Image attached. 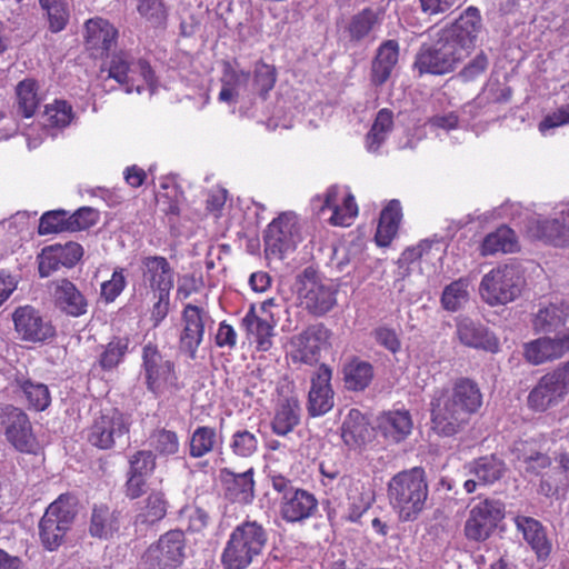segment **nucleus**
I'll return each mask as SVG.
<instances>
[{
  "label": "nucleus",
  "mask_w": 569,
  "mask_h": 569,
  "mask_svg": "<svg viewBox=\"0 0 569 569\" xmlns=\"http://www.w3.org/2000/svg\"><path fill=\"white\" fill-rule=\"evenodd\" d=\"M482 406L478 385L468 379L456 380L450 389L438 390L430 401L431 427L443 437L460 432Z\"/></svg>",
  "instance_id": "1"
},
{
  "label": "nucleus",
  "mask_w": 569,
  "mask_h": 569,
  "mask_svg": "<svg viewBox=\"0 0 569 569\" xmlns=\"http://www.w3.org/2000/svg\"><path fill=\"white\" fill-rule=\"evenodd\" d=\"M388 499L402 521L418 518L426 506L428 483L426 472L420 467L403 470L388 482Z\"/></svg>",
  "instance_id": "2"
},
{
  "label": "nucleus",
  "mask_w": 569,
  "mask_h": 569,
  "mask_svg": "<svg viewBox=\"0 0 569 569\" xmlns=\"http://www.w3.org/2000/svg\"><path fill=\"white\" fill-rule=\"evenodd\" d=\"M268 542L266 528L257 520H246L229 536L221 563L224 569H246L258 559Z\"/></svg>",
  "instance_id": "3"
},
{
  "label": "nucleus",
  "mask_w": 569,
  "mask_h": 569,
  "mask_svg": "<svg viewBox=\"0 0 569 569\" xmlns=\"http://www.w3.org/2000/svg\"><path fill=\"white\" fill-rule=\"evenodd\" d=\"M480 28L479 10L469 7L451 26L438 33V38L432 44L442 53L448 54L452 63L457 66L475 47Z\"/></svg>",
  "instance_id": "4"
},
{
  "label": "nucleus",
  "mask_w": 569,
  "mask_h": 569,
  "mask_svg": "<svg viewBox=\"0 0 569 569\" xmlns=\"http://www.w3.org/2000/svg\"><path fill=\"white\" fill-rule=\"evenodd\" d=\"M78 512V501L73 495L62 493L46 509L39 522V535L46 549H58L71 528Z\"/></svg>",
  "instance_id": "5"
},
{
  "label": "nucleus",
  "mask_w": 569,
  "mask_h": 569,
  "mask_svg": "<svg viewBox=\"0 0 569 569\" xmlns=\"http://www.w3.org/2000/svg\"><path fill=\"white\" fill-rule=\"evenodd\" d=\"M296 286L301 306L313 316L328 313L337 303V287L310 267L297 277Z\"/></svg>",
  "instance_id": "6"
},
{
  "label": "nucleus",
  "mask_w": 569,
  "mask_h": 569,
  "mask_svg": "<svg viewBox=\"0 0 569 569\" xmlns=\"http://www.w3.org/2000/svg\"><path fill=\"white\" fill-rule=\"evenodd\" d=\"M522 284L523 281L517 268L505 264L483 276L479 292L489 306L507 305L520 296Z\"/></svg>",
  "instance_id": "7"
},
{
  "label": "nucleus",
  "mask_w": 569,
  "mask_h": 569,
  "mask_svg": "<svg viewBox=\"0 0 569 569\" xmlns=\"http://www.w3.org/2000/svg\"><path fill=\"white\" fill-rule=\"evenodd\" d=\"M272 488L281 493L280 513L287 522H301L318 510V500L311 492L297 488L282 475L270 477Z\"/></svg>",
  "instance_id": "8"
},
{
  "label": "nucleus",
  "mask_w": 569,
  "mask_h": 569,
  "mask_svg": "<svg viewBox=\"0 0 569 569\" xmlns=\"http://www.w3.org/2000/svg\"><path fill=\"white\" fill-rule=\"evenodd\" d=\"M186 537L181 530H169L151 543L141 557L144 569H178L186 558Z\"/></svg>",
  "instance_id": "9"
},
{
  "label": "nucleus",
  "mask_w": 569,
  "mask_h": 569,
  "mask_svg": "<svg viewBox=\"0 0 569 569\" xmlns=\"http://www.w3.org/2000/svg\"><path fill=\"white\" fill-rule=\"evenodd\" d=\"M503 516V505L500 501L486 499L478 502L470 509L465 522L466 539L472 542L488 540Z\"/></svg>",
  "instance_id": "10"
},
{
  "label": "nucleus",
  "mask_w": 569,
  "mask_h": 569,
  "mask_svg": "<svg viewBox=\"0 0 569 569\" xmlns=\"http://www.w3.org/2000/svg\"><path fill=\"white\" fill-rule=\"evenodd\" d=\"M0 425L4 428L7 440L21 452H36L37 439L28 416L19 408L7 405L0 407Z\"/></svg>",
  "instance_id": "11"
},
{
  "label": "nucleus",
  "mask_w": 569,
  "mask_h": 569,
  "mask_svg": "<svg viewBox=\"0 0 569 569\" xmlns=\"http://www.w3.org/2000/svg\"><path fill=\"white\" fill-rule=\"evenodd\" d=\"M300 240L296 217L283 213L268 226L264 234L266 253L282 259Z\"/></svg>",
  "instance_id": "12"
},
{
  "label": "nucleus",
  "mask_w": 569,
  "mask_h": 569,
  "mask_svg": "<svg viewBox=\"0 0 569 569\" xmlns=\"http://www.w3.org/2000/svg\"><path fill=\"white\" fill-rule=\"evenodd\" d=\"M129 418L113 410L97 418L90 428L89 442L99 449H110L129 433Z\"/></svg>",
  "instance_id": "13"
},
{
  "label": "nucleus",
  "mask_w": 569,
  "mask_h": 569,
  "mask_svg": "<svg viewBox=\"0 0 569 569\" xmlns=\"http://www.w3.org/2000/svg\"><path fill=\"white\" fill-rule=\"evenodd\" d=\"M329 339V330L321 323L309 326L290 340V356L293 362L315 365L320 359L322 346Z\"/></svg>",
  "instance_id": "14"
},
{
  "label": "nucleus",
  "mask_w": 569,
  "mask_h": 569,
  "mask_svg": "<svg viewBox=\"0 0 569 569\" xmlns=\"http://www.w3.org/2000/svg\"><path fill=\"white\" fill-rule=\"evenodd\" d=\"M12 317L16 331L23 341L44 342L56 336L51 321L31 306L19 307Z\"/></svg>",
  "instance_id": "15"
},
{
  "label": "nucleus",
  "mask_w": 569,
  "mask_h": 569,
  "mask_svg": "<svg viewBox=\"0 0 569 569\" xmlns=\"http://www.w3.org/2000/svg\"><path fill=\"white\" fill-rule=\"evenodd\" d=\"M143 370L147 388L157 393L176 380L174 366L160 353L158 348L151 343L143 347L142 351Z\"/></svg>",
  "instance_id": "16"
},
{
  "label": "nucleus",
  "mask_w": 569,
  "mask_h": 569,
  "mask_svg": "<svg viewBox=\"0 0 569 569\" xmlns=\"http://www.w3.org/2000/svg\"><path fill=\"white\" fill-rule=\"evenodd\" d=\"M522 356L532 366L560 359L569 351V329L561 336L540 337L522 346Z\"/></svg>",
  "instance_id": "17"
},
{
  "label": "nucleus",
  "mask_w": 569,
  "mask_h": 569,
  "mask_svg": "<svg viewBox=\"0 0 569 569\" xmlns=\"http://www.w3.org/2000/svg\"><path fill=\"white\" fill-rule=\"evenodd\" d=\"M142 286L152 293L170 292L173 288L174 271L167 258L144 256L140 260Z\"/></svg>",
  "instance_id": "18"
},
{
  "label": "nucleus",
  "mask_w": 569,
  "mask_h": 569,
  "mask_svg": "<svg viewBox=\"0 0 569 569\" xmlns=\"http://www.w3.org/2000/svg\"><path fill=\"white\" fill-rule=\"evenodd\" d=\"M331 376V369L326 365H321L311 379L308 411L312 417L327 413L335 405L333 390L330 385Z\"/></svg>",
  "instance_id": "19"
},
{
  "label": "nucleus",
  "mask_w": 569,
  "mask_h": 569,
  "mask_svg": "<svg viewBox=\"0 0 569 569\" xmlns=\"http://www.w3.org/2000/svg\"><path fill=\"white\" fill-rule=\"evenodd\" d=\"M182 319L184 327L180 335L179 348L193 360L204 335L202 310L197 306L188 305L183 309Z\"/></svg>",
  "instance_id": "20"
},
{
  "label": "nucleus",
  "mask_w": 569,
  "mask_h": 569,
  "mask_svg": "<svg viewBox=\"0 0 569 569\" xmlns=\"http://www.w3.org/2000/svg\"><path fill=\"white\" fill-rule=\"evenodd\" d=\"M569 319V307L563 302L539 303L532 313V329L537 333H560Z\"/></svg>",
  "instance_id": "21"
},
{
  "label": "nucleus",
  "mask_w": 569,
  "mask_h": 569,
  "mask_svg": "<svg viewBox=\"0 0 569 569\" xmlns=\"http://www.w3.org/2000/svg\"><path fill=\"white\" fill-rule=\"evenodd\" d=\"M457 336L460 342L467 347L497 352L498 339L483 325L468 317L460 318L457 322Z\"/></svg>",
  "instance_id": "22"
},
{
  "label": "nucleus",
  "mask_w": 569,
  "mask_h": 569,
  "mask_svg": "<svg viewBox=\"0 0 569 569\" xmlns=\"http://www.w3.org/2000/svg\"><path fill=\"white\" fill-rule=\"evenodd\" d=\"M56 307L71 317H80L87 312L88 302L78 288L68 279L52 282Z\"/></svg>",
  "instance_id": "23"
},
{
  "label": "nucleus",
  "mask_w": 569,
  "mask_h": 569,
  "mask_svg": "<svg viewBox=\"0 0 569 569\" xmlns=\"http://www.w3.org/2000/svg\"><path fill=\"white\" fill-rule=\"evenodd\" d=\"M506 470L505 462L495 456L481 457L469 465V478L465 481V489L468 493L476 490L478 485H491L499 480Z\"/></svg>",
  "instance_id": "24"
},
{
  "label": "nucleus",
  "mask_w": 569,
  "mask_h": 569,
  "mask_svg": "<svg viewBox=\"0 0 569 569\" xmlns=\"http://www.w3.org/2000/svg\"><path fill=\"white\" fill-rule=\"evenodd\" d=\"M138 69L146 80V82H151L153 73L149 66V63L144 60H139L137 64H131L129 60L123 54L114 56L111 59L109 67V78L114 79L120 84H126V92L131 93L136 90L138 93L141 92V86L133 87V77L132 74Z\"/></svg>",
  "instance_id": "25"
},
{
  "label": "nucleus",
  "mask_w": 569,
  "mask_h": 569,
  "mask_svg": "<svg viewBox=\"0 0 569 569\" xmlns=\"http://www.w3.org/2000/svg\"><path fill=\"white\" fill-rule=\"evenodd\" d=\"M226 497L242 505L250 503L254 497L253 468L236 473L228 468L221 470Z\"/></svg>",
  "instance_id": "26"
},
{
  "label": "nucleus",
  "mask_w": 569,
  "mask_h": 569,
  "mask_svg": "<svg viewBox=\"0 0 569 569\" xmlns=\"http://www.w3.org/2000/svg\"><path fill=\"white\" fill-rule=\"evenodd\" d=\"M516 526L539 559H546L550 555L552 545L543 526L538 520L531 517L518 516Z\"/></svg>",
  "instance_id": "27"
},
{
  "label": "nucleus",
  "mask_w": 569,
  "mask_h": 569,
  "mask_svg": "<svg viewBox=\"0 0 569 569\" xmlns=\"http://www.w3.org/2000/svg\"><path fill=\"white\" fill-rule=\"evenodd\" d=\"M398 57L399 44L396 40H387L380 44L371 67V81L375 86H382L390 78Z\"/></svg>",
  "instance_id": "28"
},
{
  "label": "nucleus",
  "mask_w": 569,
  "mask_h": 569,
  "mask_svg": "<svg viewBox=\"0 0 569 569\" xmlns=\"http://www.w3.org/2000/svg\"><path fill=\"white\" fill-rule=\"evenodd\" d=\"M378 428L386 438L393 442H400L411 432V416L406 410L383 412L378 418Z\"/></svg>",
  "instance_id": "29"
},
{
  "label": "nucleus",
  "mask_w": 569,
  "mask_h": 569,
  "mask_svg": "<svg viewBox=\"0 0 569 569\" xmlns=\"http://www.w3.org/2000/svg\"><path fill=\"white\" fill-rule=\"evenodd\" d=\"M300 422L299 400L291 396L283 398L277 405L271 422L272 431L278 436H287Z\"/></svg>",
  "instance_id": "30"
},
{
  "label": "nucleus",
  "mask_w": 569,
  "mask_h": 569,
  "mask_svg": "<svg viewBox=\"0 0 569 569\" xmlns=\"http://www.w3.org/2000/svg\"><path fill=\"white\" fill-rule=\"evenodd\" d=\"M415 67L420 73L431 74H445L456 68L449 56L442 53L433 44L421 47L417 54Z\"/></svg>",
  "instance_id": "31"
},
{
  "label": "nucleus",
  "mask_w": 569,
  "mask_h": 569,
  "mask_svg": "<svg viewBox=\"0 0 569 569\" xmlns=\"http://www.w3.org/2000/svg\"><path fill=\"white\" fill-rule=\"evenodd\" d=\"M339 486L343 489H349L348 499L350 501V509L348 519L357 522L361 516L370 508L373 497L370 491H365V487L356 481L350 476H342L339 478Z\"/></svg>",
  "instance_id": "32"
},
{
  "label": "nucleus",
  "mask_w": 569,
  "mask_h": 569,
  "mask_svg": "<svg viewBox=\"0 0 569 569\" xmlns=\"http://www.w3.org/2000/svg\"><path fill=\"white\" fill-rule=\"evenodd\" d=\"M551 378L552 377H548L547 375L542 376L528 396V403L530 408L536 411L547 410L549 407L557 405L566 396Z\"/></svg>",
  "instance_id": "33"
},
{
  "label": "nucleus",
  "mask_w": 569,
  "mask_h": 569,
  "mask_svg": "<svg viewBox=\"0 0 569 569\" xmlns=\"http://www.w3.org/2000/svg\"><path fill=\"white\" fill-rule=\"evenodd\" d=\"M86 40L91 48L109 51L116 43L117 30L102 18L90 19L86 23Z\"/></svg>",
  "instance_id": "34"
},
{
  "label": "nucleus",
  "mask_w": 569,
  "mask_h": 569,
  "mask_svg": "<svg viewBox=\"0 0 569 569\" xmlns=\"http://www.w3.org/2000/svg\"><path fill=\"white\" fill-rule=\"evenodd\" d=\"M538 237L555 246L569 243V208L538 223Z\"/></svg>",
  "instance_id": "35"
},
{
  "label": "nucleus",
  "mask_w": 569,
  "mask_h": 569,
  "mask_svg": "<svg viewBox=\"0 0 569 569\" xmlns=\"http://www.w3.org/2000/svg\"><path fill=\"white\" fill-rule=\"evenodd\" d=\"M373 376L372 365L359 358H353L343 367V380L348 390H365L371 383Z\"/></svg>",
  "instance_id": "36"
},
{
  "label": "nucleus",
  "mask_w": 569,
  "mask_h": 569,
  "mask_svg": "<svg viewBox=\"0 0 569 569\" xmlns=\"http://www.w3.org/2000/svg\"><path fill=\"white\" fill-rule=\"evenodd\" d=\"M341 436L349 446L361 445L369 438V422L360 410H349L342 423Z\"/></svg>",
  "instance_id": "37"
},
{
  "label": "nucleus",
  "mask_w": 569,
  "mask_h": 569,
  "mask_svg": "<svg viewBox=\"0 0 569 569\" xmlns=\"http://www.w3.org/2000/svg\"><path fill=\"white\" fill-rule=\"evenodd\" d=\"M401 218V208L398 200H391L382 210L376 232L378 246H388L396 236Z\"/></svg>",
  "instance_id": "38"
},
{
  "label": "nucleus",
  "mask_w": 569,
  "mask_h": 569,
  "mask_svg": "<svg viewBox=\"0 0 569 569\" xmlns=\"http://www.w3.org/2000/svg\"><path fill=\"white\" fill-rule=\"evenodd\" d=\"M518 249L517 237L510 228L502 226L486 236L481 244V254L490 256L498 252L510 253Z\"/></svg>",
  "instance_id": "39"
},
{
  "label": "nucleus",
  "mask_w": 569,
  "mask_h": 569,
  "mask_svg": "<svg viewBox=\"0 0 569 569\" xmlns=\"http://www.w3.org/2000/svg\"><path fill=\"white\" fill-rule=\"evenodd\" d=\"M242 326L246 328L248 333L254 337L257 348L261 351H267L272 346L273 326L259 318L254 313V308L251 307L249 312L242 319Z\"/></svg>",
  "instance_id": "40"
},
{
  "label": "nucleus",
  "mask_w": 569,
  "mask_h": 569,
  "mask_svg": "<svg viewBox=\"0 0 569 569\" xmlns=\"http://www.w3.org/2000/svg\"><path fill=\"white\" fill-rule=\"evenodd\" d=\"M381 23V13L366 8L355 14L348 24L350 40L360 41L368 37Z\"/></svg>",
  "instance_id": "41"
},
{
  "label": "nucleus",
  "mask_w": 569,
  "mask_h": 569,
  "mask_svg": "<svg viewBox=\"0 0 569 569\" xmlns=\"http://www.w3.org/2000/svg\"><path fill=\"white\" fill-rule=\"evenodd\" d=\"M168 501L161 491H152L144 500V506L136 517V523L153 525L167 515Z\"/></svg>",
  "instance_id": "42"
},
{
  "label": "nucleus",
  "mask_w": 569,
  "mask_h": 569,
  "mask_svg": "<svg viewBox=\"0 0 569 569\" xmlns=\"http://www.w3.org/2000/svg\"><path fill=\"white\" fill-rule=\"evenodd\" d=\"M468 287L469 280L466 278H460L446 286L441 296L443 309L452 312L461 309L469 300Z\"/></svg>",
  "instance_id": "43"
},
{
  "label": "nucleus",
  "mask_w": 569,
  "mask_h": 569,
  "mask_svg": "<svg viewBox=\"0 0 569 569\" xmlns=\"http://www.w3.org/2000/svg\"><path fill=\"white\" fill-rule=\"evenodd\" d=\"M16 383L36 410H44L50 405V393L46 385L24 378H17Z\"/></svg>",
  "instance_id": "44"
},
{
  "label": "nucleus",
  "mask_w": 569,
  "mask_h": 569,
  "mask_svg": "<svg viewBox=\"0 0 569 569\" xmlns=\"http://www.w3.org/2000/svg\"><path fill=\"white\" fill-rule=\"evenodd\" d=\"M129 347L128 338H113L98 358V365L103 371H110L123 360Z\"/></svg>",
  "instance_id": "45"
},
{
  "label": "nucleus",
  "mask_w": 569,
  "mask_h": 569,
  "mask_svg": "<svg viewBox=\"0 0 569 569\" xmlns=\"http://www.w3.org/2000/svg\"><path fill=\"white\" fill-rule=\"evenodd\" d=\"M16 92L19 112L24 118L32 117L39 106L37 82L33 79H24L18 83Z\"/></svg>",
  "instance_id": "46"
},
{
  "label": "nucleus",
  "mask_w": 569,
  "mask_h": 569,
  "mask_svg": "<svg viewBox=\"0 0 569 569\" xmlns=\"http://www.w3.org/2000/svg\"><path fill=\"white\" fill-rule=\"evenodd\" d=\"M217 443V432L214 428L208 426L198 427L190 438V456L201 458L211 452Z\"/></svg>",
  "instance_id": "47"
},
{
  "label": "nucleus",
  "mask_w": 569,
  "mask_h": 569,
  "mask_svg": "<svg viewBox=\"0 0 569 569\" xmlns=\"http://www.w3.org/2000/svg\"><path fill=\"white\" fill-rule=\"evenodd\" d=\"M138 12L152 28H166L168 8L163 0H139Z\"/></svg>",
  "instance_id": "48"
},
{
  "label": "nucleus",
  "mask_w": 569,
  "mask_h": 569,
  "mask_svg": "<svg viewBox=\"0 0 569 569\" xmlns=\"http://www.w3.org/2000/svg\"><path fill=\"white\" fill-rule=\"evenodd\" d=\"M259 446V440L257 435L247 429L237 430L233 432L230 439L229 448L232 453L239 458H250L252 457Z\"/></svg>",
  "instance_id": "49"
},
{
  "label": "nucleus",
  "mask_w": 569,
  "mask_h": 569,
  "mask_svg": "<svg viewBox=\"0 0 569 569\" xmlns=\"http://www.w3.org/2000/svg\"><path fill=\"white\" fill-rule=\"evenodd\" d=\"M69 213L63 209L44 212L39 221V234H50L69 231Z\"/></svg>",
  "instance_id": "50"
},
{
  "label": "nucleus",
  "mask_w": 569,
  "mask_h": 569,
  "mask_svg": "<svg viewBox=\"0 0 569 569\" xmlns=\"http://www.w3.org/2000/svg\"><path fill=\"white\" fill-rule=\"evenodd\" d=\"M108 507H94L89 527L90 535L97 538H108L112 531V519Z\"/></svg>",
  "instance_id": "51"
},
{
  "label": "nucleus",
  "mask_w": 569,
  "mask_h": 569,
  "mask_svg": "<svg viewBox=\"0 0 569 569\" xmlns=\"http://www.w3.org/2000/svg\"><path fill=\"white\" fill-rule=\"evenodd\" d=\"M151 443L154 450L163 456H171L179 450V439L176 432L161 429L151 437Z\"/></svg>",
  "instance_id": "52"
},
{
  "label": "nucleus",
  "mask_w": 569,
  "mask_h": 569,
  "mask_svg": "<svg viewBox=\"0 0 569 569\" xmlns=\"http://www.w3.org/2000/svg\"><path fill=\"white\" fill-rule=\"evenodd\" d=\"M156 468V457L150 450H139L129 458L128 472L147 477Z\"/></svg>",
  "instance_id": "53"
},
{
  "label": "nucleus",
  "mask_w": 569,
  "mask_h": 569,
  "mask_svg": "<svg viewBox=\"0 0 569 569\" xmlns=\"http://www.w3.org/2000/svg\"><path fill=\"white\" fill-rule=\"evenodd\" d=\"M99 220V211L91 207H82L69 214L70 232L86 230L94 226Z\"/></svg>",
  "instance_id": "54"
},
{
  "label": "nucleus",
  "mask_w": 569,
  "mask_h": 569,
  "mask_svg": "<svg viewBox=\"0 0 569 569\" xmlns=\"http://www.w3.org/2000/svg\"><path fill=\"white\" fill-rule=\"evenodd\" d=\"M41 8L47 12L49 28L52 32H59L66 28L69 20V11L66 1Z\"/></svg>",
  "instance_id": "55"
},
{
  "label": "nucleus",
  "mask_w": 569,
  "mask_h": 569,
  "mask_svg": "<svg viewBox=\"0 0 569 569\" xmlns=\"http://www.w3.org/2000/svg\"><path fill=\"white\" fill-rule=\"evenodd\" d=\"M62 267L53 244L44 247L38 256V269L41 278H47Z\"/></svg>",
  "instance_id": "56"
},
{
  "label": "nucleus",
  "mask_w": 569,
  "mask_h": 569,
  "mask_svg": "<svg viewBox=\"0 0 569 569\" xmlns=\"http://www.w3.org/2000/svg\"><path fill=\"white\" fill-rule=\"evenodd\" d=\"M53 247L54 250H57L60 263L66 268H72L83 256V249L77 242L69 241L64 244L56 243Z\"/></svg>",
  "instance_id": "57"
},
{
  "label": "nucleus",
  "mask_w": 569,
  "mask_h": 569,
  "mask_svg": "<svg viewBox=\"0 0 569 569\" xmlns=\"http://www.w3.org/2000/svg\"><path fill=\"white\" fill-rule=\"evenodd\" d=\"M358 208L353 196L348 194L343 199L342 207L335 206V211L330 218V222L335 226H348L349 220L356 217Z\"/></svg>",
  "instance_id": "58"
},
{
  "label": "nucleus",
  "mask_w": 569,
  "mask_h": 569,
  "mask_svg": "<svg viewBox=\"0 0 569 569\" xmlns=\"http://www.w3.org/2000/svg\"><path fill=\"white\" fill-rule=\"evenodd\" d=\"M49 121L58 127H66L71 122L72 109L66 101H56L46 109Z\"/></svg>",
  "instance_id": "59"
},
{
  "label": "nucleus",
  "mask_w": 569,
  "mask_h": 569,
  "mask_svg": "<svg viewBox=\"0 0 569 569\" xmlns=\"http://www.w3.org/2000/svg\"><path fill=\"white\" fill-rule=\"evenodd\" d=\"M276 83V74L272 67L260 63L254 69V84L260 94L268 93Z\"/></svg>",
  "instance_id": "60"
},
{
  "label": "nucleus",
  "mask_w": 569,
  "mask_h": 569,
  "mask_svg": "<svg viewBox=\"0 0 569 569\" xmlns=\"http://www.w3.org/2000/svg\"><path fill=\"white\" fill-rule=\"evenodd\" d=\"M376 341L387 350L396 353L401 348V342L393 329L379 327L373 332Z\"/></svg>",
  "instance_id": "61"
},
{
  "label": "nucleus",
  "mask_w": 569,
  "mask_h": 569,
  "mask_svg": "<svg viewBox=\"0 0 569 569\" xmlns=\"http://www.w3.org/2000/svg\"><path fill=\"white\" fill-rule=\"evenodd\" d=\"M126 278L122 271H114L111 279L101 286V293L108 301H113L124 289Z\"/></svg>",
  "instance_id": "62"
},
{
  "label": "nucleus",
  "mask_w": 569,
  "mask_h": 569,
  "mask_svg": "<svg viewBox=\"0 0 569 569\" xmlns=\"http://www.w3.org/2000/svg\"><path fill=\"white\" fill-rule=\"evenodd\" d=\"M250 80V72L244 70H236L231 66H227L222 77V83L228 87L238 90L239 88H246Z\"/></svg>",
  "instance_id": "63"
},
{
  "label": "nucleus",
  "mask_w": 569,
  "mask_h": 569,
  "mask_svg": "<svg viewBox=\"0 0 569 569\" xmlns=\"http://www.w3.org/2000/svg\"><path fill=\"white\" fill-rule=\"evenodd\" d=\"M569 123V103L561 106L552 113L545 117L540 122L539 129L545 132L548 129L560 127Z\"/></svg>",
  "instance_id": "64"
}]
</instances>
